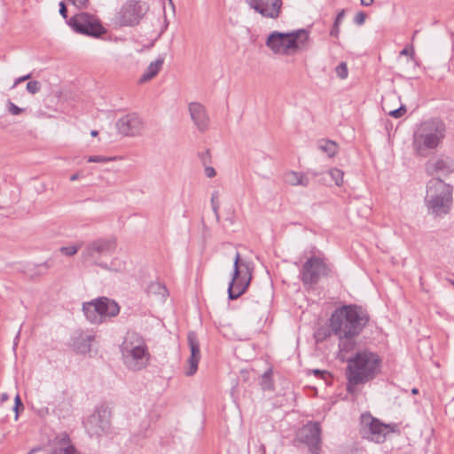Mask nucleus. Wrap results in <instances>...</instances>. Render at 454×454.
Listing matches in <instances>:
<instances>
[{"label": "nucleus", "instance_id": "1", "mask_svg": "<svg viewBox=\"0 0 454 454\" xmlns=\"http://www.w3.org/2000/svg\"><path fill=\"white\" fill-rule=\"evenodd\" d=\"M381 364L380 356L369 349L358 351L349 357L346 369L347 392L353 394L356 386L374 380L380 372Z\"/></svg>", "mask_w": 454, "mask_h": 454}, {"label": "nucleus", "instance_id": "2", "mask_svg": "<svg viewBox=\"0 0 454 454\" xmlns=\"http://www.w3.org/2000/svg\"><path fill=\"white\" fill-rule=\"evenodd\" d=\"M446 127L440 118L421 122L412 135V150L417 157L431 155L445 137Z\"/></svg>", "mask_w": 454, "mask_h": 454}, {"label": "nucleus", "instance_id": "3", "mask_svg": "<svg viewBox=\"0 0 454 454\" xmlns=\"http://www.w3.org/2000/svg\"><path fill=\"white\" fill-rule=\"evenodd\" d=\"M332 263L317 255L309 256L300 270V279L307 288H314L321 278H338Z\"/></svg>", "mask_w": 454, "mask_h": 454}, {"label": "nucleus", "instance_id": "4", "mask_svg": "<svg viewBox=\"0 0 454 454\" xmlns=\"http://www.w3.org/2000/svg\"><path fill=\"white\" fill-rule=\"evenodd\" d=\"M309 39V31L304 28L288 33L273 31L268 35L266 45L275 54L286 55L290 51L299 49L300 44L304 45Z\"/></svg>", "mask_w": 454, "mask_h": 454}, {"label": "nucleus", "instance_id": "5", "mask_svg": "<svg viewBox=\"0 0 454 454\" xmlns=\"http://www.w3.org/2000/svg\"><path fill=\"white\" fill-rule=\"evenodd\" d=\"M425 202L431 214H447L451 202V187L439 178L430 181L427 184Z\"/></svg>", "mask_w": 454, "mask_h": 454}, {"label": "nucleus", "instance_id": "6", "mask_svg": "<svg viewBox=\"0 0 454 454\" xmlns=\"http://www.w3.org/2000/svg\"><path fill=\"white\" fill-rule=\"evenodd\" d=\"M333 333L340 339H351L360 334L369 322L368 314H331Z\"/></svg>", "mask_w": 454, "mask_h": 454}, {"label": "nucleus", "instance_id": "7", "mask_svg": "<svg viewBox=\"0 0 454 454\" xmlns=\"http://www.w3.org/2000/svg\"><path fill=\"white\" fill-rule=\"evenodd\" d=\"M251 278L250 263L241 261L240 254L237 252L233 262L232 278L228 286V299L235 300L242 295L249 286Z\"/></svg>", "mask_w": 454, "mask_h": 454}, {"label": "nucleus", "instance_id": "8", "mask_svg": "<svg viewBox=\"0 0 454 454\" xmlns=\"http://www.w3.org/2000/svg\"><path fill=\"white\" fill-rule=\"evenodd\" d=\"M67 25L75 33L94 38H99L107 32L96 15L85 12L74 14L67 20Z\"/></svg>", "mask_w": 454, "mask_h": 454}, {"label": "nucleus", "instance_id": "9", "mask_svg": "<svg viewBox=\"0 0 454 454\" xmlns=\"http://www.w3.org/2000/svg\"><path fill=\"white\" fill-rule=\"evenodd\" d=\"M122 361L128 369L139 371L142 368V337L128 332L120 346Z\"/></svg>", "mask_w": 454, "mask_h": 454}, {"label": "nucleus", "instance_id": "10", "mask_svg": "<svg viewBox=\"0 0 454 454\" xmlns=\"http://www.w3.org/2000/svg\"><path fill=\"white\" fill-rule=\"evenodd\" d=\"M111 417L112 411L106 403L97 406L94 412L83 421L88 434L90 437H99L106 434L111 427Z\"/></svg>", "mask_w": 454, "mask_h": 454}, {"label": "nucleus", "instance_id": "11", "mask_svg": "<svg viewBox=\"0 0 454 454\" xmlns=\"http://www.w3.org/2000/svg\"><path fill=\"white\" fill-rule=\"evenodd\" d=\"M296 441L305 444L310 454H320L322 448L321 426L318 421H309L296 434Z\"/></svg>", "mask_w": 454, "mask_h": 454}, {"label": "nucleus", "instance_id": "12", "mask_svg": "<svg viewBox=\"0 0 454 454\" xmlns=\"http://www.w3.org/2000/svg\"><path fill=\"white\" fill-rule=\"evenodd\" d=\"M361 434L364 438L369 439L376 443H383L386 441L384 423L372 416L371 413L361 415Z\"/></svg>", "mask_w": 454, "mask_h": 454}, {"label": "nucleus", "instance_id": "13", "mask_svg": "<svg viewBox=\"0 0 454 454\" xmlns=\"http://www.w3.org/2000/svg\"><path fill=\"white\" fill-rule=\"evenodd\" d=\"M141 6L138 1L129 0L121 5L114 17V23L120 27H133L139 23Z\"/></svg>", "mask_w": 454, "mask_h": 454}, {"label": "nucleus", "instance_id": "14", "mask_svg": "<svg viewBox=\"0 0 454 454\" xmlns=\"http://www.w3.org/2000/svg\"><path fill=\"white\" fill-rule=\"evenodd\" d=\"M116 249L114 239H99L89 244L83 254L87 258L97 259L99 256L111 255Z\"/></svg>", "mask_w": 454, "mask_h": 454}, {"label": "nucleus", "instance_id": "15", "mask_svg": "<svg viewBox=\"0 0 454 454\" xmlns=\"http://www.w3.org/2000/svg\"><path fill=\"white\" fill-rule=\"evenodd\" d=\"M94 333H85L82 330L74 331L70 336L68 347L78 355L85 356L91 350V343L95 340Z\"/></svg>", "mask_w": 454, "mask_h": 454}, {"label": "nucleus", "instance_id": "16", "mask_svg": "<svg viewBox=\"0 0 454 454\" xmlns=\"http://www.w3.org/2000/svg\"><path fill=\"white\" fill-rule=\"evenodd\" d=\"M247 4L262 16L270 19H277L282 8V0H247Z\"/></svg>", "mask_w": 454, "mask_h": 454}, {"label": "nucleus", "instance_id": "17", "mask_svg": "<svg viewBox=\"0 0 454 454\" xmlns=\"http://www.w3.org/2000/svg\"><path fill=\"white\" fill-rule=\"evenodd\" d=\"M82 309V312H120L121 307L114 300L102 296L83 302Z\"/></svg>", "mask_w": 454, "mask_h": 454}, {"label": "nucleus", "instance_id": "18", "mask_svg": "<svg viewBox=\"0 0 454 454\" xmlns=\"http://www.w3.org/2000/svg\"><path fill=\"white\" fill-rule=\"evenodd\" d=\"M116 128L124 136H136L142 129V121L137 114H129L117 121Z\"/></svg>", "mask_w": 454, "mask_h": 454}, {"label": "nucleus", "instance_id": "19", "mask_svg": "<svg viewBox=\"0 0 454 454\" xmlns=\"http://www.w3.org/2000/svg\"><path fill=\"white\" fill-rule=\"evenodd\" d=\"M426 170L430 176H447L454 171V161L450 158H441L435 160H428L426 163Z\"/></svg>", "mask_w": 454, "mask_h": 454}, {"label": "nucleus", "instance_id": "20", "mask_svg": "<svg viewBox=\"0 0 454 454\" xmlns=\"http://www.w3.org/2000/svg\"><path fill=\"white\" fill-rule=\"evenodd\" d=\"M189 112L197 129L201 133L206 132L209 127V117L205 106L200 103L192 102L189 104Z\"/></svg>", "mask_w": 454, "mask_h": 454}, {"label": "nucleus", "instance_id": "21", "mask_svg": "<svg viewBox=\"0 0 454 454\" xmlns=\"http://www.w3.org/2000/svg\"><path fill=\"white\" fill-rule=\"evenodd\" d=\"M146 294L152 305L153 303L162 304L169 295V292L164 284L156 281L151 282V284L147 286Z\"/></svg>", "mask_w": 454, "mask_h": 454}, {"label": "nucleus", "instance_id": "22", "mask_svg": "<svg viewBox=\"0 0 454 454\" xmlns=\"http://www.w3.org/2000/svg\"><path fill=\"white\" fill-rule=\"evenodd\" d=\"M164 62L165 58L163 55L158 56L155 60L152 61L144 72V82L154 78L161 70Z\"/></svg>", "mask_w": 454, "mask_h": 454}, {"label": "nucleus", "instance_id": "23", "mask_svg": "<svg viewBox=\"0 0 454 454\" xmlns=\"http://www.w3.org/2000/svg\"><path fill=\"white\" fill-rule=\"evenodd\" d=\"M285 181L291 185L308 186L309 184V177L302 173L289 171L285 174Z\"/></svg>", "mask_w": 454, "mask_h": 454}, {"label": "nucleus", "instance_id": "24", "mask_svg": "<svg viewBox=\"0 0 454 454\" xmlns=\"http://www.w3.org/2000/svg\"><path fill=\"white\" fill-rule=\"evenodd\" d=\"M317 148L326 153L328 157H334L338 153V145L330 139H321L317 142Z\"/></svg>", "mask_w": 454, "mask_h": 454}, {"label": "nucleus", "instance_id": "25", "mask_svg": "<svg viewBox=\"0 0 454 454\" xmlns=\"http://www.w3.org/2000/svg\"><path fill=\"white\" fill-rule=\"evenodd\" d=\"M329 321L330 324L328 325H321L317 327L314 332V339L316 343L324 342L327 338H329L332 335V333H333L331 319Z\"/></svg>", "mask_w": 454, "mask_h": 454}, {"label": "nucleus", "instance_id": "26", "mask_svg": "<svg viewBox=\"0 0 454 454\" xmlns=\"http://www.w3.org/2000/svg\"><path fill=\"white\" fill-rule=\"evenodd\" d=\"M187 342L191 351L190 356H201L200 346L198 334L194 331H190L187 334Z\"/></svg>", "mask_w": 454, "mask_h": 454}, {"label": "nucleus", "instance_id": "27", "mask_svg": "<svg viewBox=\"0 0 454 454\" xmlns=\"http://www.w3.org/2000/svg\"><path fill=\"white\" fill-rule=\"evenodd\" d=\"M272 374H273L272 369L269 368L262 375L260 384L263 390H273L274 389V381L272 379Z\"/></svg>", "mask_w": 454, "mask_h": 454}, {"label": "nucleus", "instance_id": "28", "mask_svg": "<svg viewBox=\"0 0 454 454\" xmlns=\"http://www.w3.org/2000/svg\"><path fill=\"white\" fill-rule=\"evenodd\" d=\"M201 356H190L187 363L188 368L185 370L184 374L186 376H192L198 371V365L200 361Z\"/></svg>", "mask_w": 454, "mask_h": 454}, {"label": "nucleus", "instance_id": "29", "mask_svg": "<svg viewBox=\"0 0 454 454\" xmlns=\"http://www.w3.org/2000/svg\"><path fill=\"white\" fill-rule=\"evenodd\" d=\"M91 324L99 325L106 320V317H115L118 314H84Z\"/></svg>", "mask_w": 454, "mask_h": 454}, {"label": "nucleus", "instance_id": "30", "mask_svg": "<svg viewBox=\"0 0 454 454\" xmlns=\"http://www.w3.org/2000/svg\"><path fill=\"white\" fill-rule=\"evenodd\" d=\"M363 307L357 304H343L335 306L333 312H363Z\"/></svg>", "mask_w": 454, "mask_h": 454}, {"label": "nucleus", "instance_id": "31", "mask_svg": "<svg viewBox=\"0 0 454 454\" xmlns=\"http://www.w3.org/2000/svg\"><path fill=\"white\" fill-rule=\"evenodd\" d=\"M49 454H80L74 444L66 447L55 448Z\"/></svg>", "mask_w": 454, "mask_h": 454}, {"label": "nucleus", "instance_id": "32", "mask_svg": "<svg viewBox=\"0 0 454 454\" xmlns=\"http://www.w3.org/2000/svg\"><path fill=\"white\" fill-rule=\"evenodd\" d=\"M383 110L387 113V114L393 118L398 119L403 116L407 111L406 106L404 105H401L397 109L387 110V107L383 105Z\"/></svg>", "mask_w": 454, "mask_h": 454}, {"label": "nucleus", "instance_id": "33", "mask_svg": "<svg viewBox=\"0 0 454 454\" xmlns=\"http://www.w3.org/2000/svg\"><path fill=\"white\" fill-rule=\"evenodd\" d=\"M329 175L332 179L334 181L337 186H340L343 183V171L339 168H332L329 171Z\"/></svg>", "mask_w": 454, "mask_h": 454}, {"label": "nucleus", "instance_id": "34", "mask_svg": "<svg viewBox=\"0 0 454 454\" xmlns=\"http://www.w3.org/2000/svg\"><path fill=\"white\" fill-rule=\"evenodd\" d=\"M25 409L20 395L19 394L16 395L14 398V405L12 407L13 411L15 412V420H18L20 413L23 411Z\"/></svg>", "mask_w": 454, "mask_h": 454}, {"label": "nucleus", "instance_id": "35", "mask_svg": "<svg viewBox=\"0 0 454 454\" xmlns=\"http://www.w3.org/2000/svg\"><path fill=\"white\" fill-rule=\"evenodd\" d=\"M80 249V246H68V247H61L59 248V252L67 256L74 255Z\"/></svg>", "mask_w": 454, "mask_h": 454}, {"label": "nucleus", "instance_id": "36", "mask_svg": "<svg viewBox=\"0 0 454 454\" xmlns=\"http://www.w3.org/2000/svg\"><path fill=\"white\" fill-rule=\"evenodd\" d=\"M7 110L12 115H19L26 111V108H21L12 103L10 99L7 101Z\"/></svg>", "mask_w": 454, "mask_h": 454}, {"label": "nucleus", "instance_id": "37", "mask_svg": "<svg viewBox=\"0 0 454 454\" xmlns=\"http://www.w3.org/2000/svg\"><path fill=\"white\" fill-rule=\"evenodd\" d=\"M335 71H336V74L340 78V79H345L348 77V67H347V64L345 62H340L335 68Z\"/></svg>", "mask_w": 454, "mask_h": 454}, {"label": "nucleus", "instance_id": "38", "mask_svg": "<svg viewBox=\"0 0 454 454\" xmlns=\"http://www.w3.org/2000/svg\"><path fill=\"white\" fill-rule=\"evenodd\" d=\"M41 82H38V81H29L27 83V90L31 93V94H35L37 92L40 91L41 90Z\"/></svg>", "mask_w": 454, "mask_h": 454}, {"label": "nucleus", "instance_id": "39", "mask_svg": "<svg viewBox=\"0 0 454 454\" xmlns=\"http://www.w3.org/2000/svg\"><path fill=\"white\" fill-rule=\"evenodd\" d=\"M309 373H312L317 378L323 379L325 381L327 380V378H332L331 373L328 371H325V370L313 369V370H309Z\"/></svg>", "mask_w": 454, "mask_h": 454}, {"label": "nucleus", "instance_id": "40", "mask_svg": "<svg viewBox=\"0 0 454 454\" xmlns=\"http://www.w3.org/2000/svg\"><path fill=\"white\" fill-rule=\"evenodd\" d=\"M384 430H385L386 436L390 433H395V434L401 433L399 424H397V423H388V424L384 423Z\"/></svg>", "mask_w": 454, "mask_h": 454}, {"label": "nucleus", "instance_id": "41", "mask_svg": "<svg viewBox=\"0 0 454 454\" xmlns=\"http://www.w3.org/2000/svg\"><path fill=\"white\" fill-rule=\"evenodd\" d=\"M57 440L59 444L61 445L62 447H66L67 445L72 444L69 434L66 432L61 433L59 435H58Z\"/></svg>", "mask_w": 454, "mask_h": 454}, {"label": "nucleus", "instance_id": "42", "mask_svg": "<svg viewBox=\"0 0 454 454\" xmlns=\"http://www.w3.org/2000/svg\"><path fill=\"white\" fill-rule=\"evenodd\" d=\"M198 156L204 166L211 163V153L209 149H207L205 152L199 153Z\"/></svg>", "mask_w": 454, "mask_h": 454}, {"label": "nucleus", "instance_id": "43", "mask_svg": "<svg viewBox=\"0 0 454 454\" xmlns=\"http://www.w3.org/2000/svg\"><path fill=\"white\" fill-rule=\"evenodd\" d=\"M67 1L79 10L87 9L90 4V0H67Z\"/></svg>", "mask_w": 454, "mask_h": 454}, {"label": "nucleus", "instance_id": "44", "mask_svg": "<svg viewBox=\"0 0 454 454\" xmlns=\"http://www.w3.org/2000/svg\"><path fill=\"white\" fill-rule=\"evenodd\" d=\"M217 192H215L213 194H212V197H211V205H212V209L216 216V218L218 219L219 218V214H218V209H219V201H218V198H217Z\"/></svg>", "mask_w": 454, "mask_h": 454}, {"label": "nucleus", "instance_id": "45", "mask_svg": "<svg viewBox=\"0 0 454 454\" xmlns=\"http://www.w3.org/2000/svg\"><path fill=\"white\" fill-rule=\"evenodd\" d=\"M110 160H113V158L99 155H93L88 158V162H108Z\"/></svg>", "mask_w": 454, "mask_h": 454}, {"label": "nucleus", "instance_id": "46", "mask_svg": "<svg viewBox=\"0 0 454 454\" xmlns=\"http://www.w3.org/2000/svg\"><path fill=\"white\" fill-rule=\"evenodd\" d=\"M59 14L62 16V18L64 20H66V22L67 23V20H69L68 19V15H67V12H68V10H67V4H65V2L61 1L59 4Z\"/></svg>", "mask_w": 454, "mask_h": 454}, {"label": "nucleus", "instance_id": "47", "mask_svg": "<svg viewBox=\"0 0 454 454\" xmlns=\"http://www.w3.org/2000/svg\"><path fill=\"white\" fill-rule=\"evenodd\" d=\"M365 19H366V13L364 12H359L355 16L354 22L358 26H362L364 23Z\"/></svg>", "mask_w": 454, "mask_h": 454}, {"label": "nucleus", "instance_id": "48", "mask_svg": "<svg viewBox=\"0 0 454 454\" xmlns=\"http://www.w3.org/2000/svg\"><path fill=\"white\" fill-rule=\"evenodd\" d=\"M54 263H53V260L52 259H48L46 260L45 262H43V263H40V264H36L35 267L36 268H43L44 270H48L50 268L53 267Z\"/></svg>", "mask_w": 454, "mask_h": 454}, {"label": "nucleus", "instance_id": "49", "mask_svg": "<svg viewBox=\"0 0 454 454\" xmlns=\"http://www.w3.org/2000/svg\"><path fill=\"white\" fill-rule=\"evenodd\" d=\"M205 175L207 176V177H214L216 175V172L215 170V168L213 167H210V166H205Z\"/></svg>", "mask_w": 454, "mask_h": 454}, {"label": "nucleus", "instance_id": "50", "mask_svg": "<svg viewBox=\"0 0 454 454\" xmlns=\"http://www.w3.org/2000/svg\"><path fill=\"white\" fill-rule=\"evenodd\" d=\"M345 16V10L342 9L340 12H338V14L335 17L333 24L340 25Z\"/></svg>", "mask_w": 454, "mask_h": 454}, {"label": "nucleus", "instance_id": "51", "mask_svg": "<svg viewBox=\"0 0 454 454\" xmlns=\"http://www.w3.org/2000/svg\"><path fill=\"white\" fill-rule=\"evenodd\" d=\"M30 77H31V74H27L26 75L17 78L15 80L14 83L12 84V89L15 88L19 83L28 80Z\"/></svg>", "mask_w": 454, "mask_h": 454}, {"label": "nucleus", "instance_id": "52", "mask_svg": "<svg viewBox=\"0 0 454 454\" xmlns=\"http://www.w3.org/2000/svg\"><path fill=\"white\" fill-rule=\"evenodd\" d=\"M340 35V26L337 24H333V27L330 30V35L333 37H338Z\"/></svg>", "mask_w": 454, "mask_h": 454}, {"label": "nucleus", "instance_id": "53", "mask_svg": "<svg viewBox=\"0 0 454 454\" xmlns=\"http://www.w3.org/2000/svg\"><path fill=\"white\" fill-rule=\"evenodd\" d=\"M35 268L36 270L35 271L34 274L31 275V278H34L35 276H41V275H44L47 273V271L44 270L43 268H36L35 266Z\"/></svg>", "mask_w": 454, "mask_h": 454}, {"label": "nucleus", "instance_id": "54", "mask_svg": "<svg viewBox=\"0 0 454 454\" xmlns=\"http://www.w3.org/2000/svg\"><path fill=\"white\" fill-rule=\"evenodd\" d=\"M143 352H144V361H148L149 357H150V354L148 352V349L146 348V346L144 344V349H143Z\"/></svg>", "mask_w": 454, "mask_h": 454}, {"label": "nucleus", "instance_id": "55", "mask_svg": "<svg viewBox=\"0 0 454 454\" xmlns=\"http://www.w3.org/2000/svg\"><path fill=\"white\" fill-rule=\"evenodd\" d=\"M9 399V395L7 393H3L0 397V404H2L4 402L7 401Z\"/></svg>", "mask_w": 454, "mask_h": 454}, {"label": "nucleus", "instance_id": "56", "mask_svg": "<svg viewBox=\"0 0 454 454\" xmlns=\"http://www.w3.org/2000/svg\"><path fill=\"white\" fill-rule=\"evenodd\" d=\"M361 4L364 6H370L372 4L373 0H360Z\"/></svg>", "mask_w": 454, "mask_h": 454}, {"label": "nucleus", "instance_id": "57", "mask_svg": "<svg viewBox=\"0 0 454 454\" xmlns=\"http://www.w3.org/2000/svg\"><path fill=\"white\" fill-rule=\"evenodd\" d=\"M65 406H66V413L68 414L71 412V407H72V403L70 401H68L67 403H65Z\"/></svg>", "mask_w": 454, "mask_h": 454}, {"label": "nucleus", "instance_id": "58", "mask_svg": "<svg viewBox=\"0 0 454 454\" xmlns=\"http://www.w3.org/2000/svg\"><path fill=\"white\" fill-rule=\"evenodd\" d=\"M163 30L160 31L157 35L155 36L154 40L147 46V48H151L153 45V42L158 40V38L160 37L161 34H162Z\"/></svg>", "mask_w": 454, "mask_h": 454}, {"label": "nucleus", "instance_id": "59", "mask_svg": "<svg viewBox=\"0 0 454 454\" xmlns=\"http://www.w3.org/2000/svg\"><path fill=\"white\" fill-rule=\"evenodd\" d=\"M401 55H409L410 54V51L407 49V48H404L400 52Z\"/></svg>", "mask_w": 454, "mask_h": 454}, {"label": "nucleus", "instance_id": "60", "mask_svg": "<svg viewBox=\"0 0 454 454\" xmlns=\"http://www.w3.org/2000/svg\"><path fill=\"white\" fill-rule=\"evenodd\" d=\"M78 179V174H74L70 176L71 181H74Z\"/></svg>", "mask_w": 454, "mask_h": 454}, {"label": "nucleus", "instance_id": "61", "mask_svg": "<svg viewBox=\"0 0 454 454\" xmlns=\"http://www.w3.org/2000/svg\"><path fill=\"white\" fill-rule=\"evenodd\" d=\"M90 135H91L92 137H97V136L98 135V130L93 129V130H91V131H90Z\"/></svg>", "mask_w": 454, "mask_h": 454}, {"label": "nucleus", "instance_id": "62", "mask_svg": "<svg viewBox=\"0 0 454 454\" xmlns=\"http://www.w3.org/2000/svg\"><path fill=\"white\" fill-rule=\"evenodd\" d=\"M411 394H412V395H417V394H419V389H418V388H416V387H413V388L411 389Z\"/></svg>", "mask_w": 454, "mask_h": 454}, {"label": "nucleus", "instance_id": "63", "mask_svg": "<svg viewBox=\"0 0 454 454\" xmlns=\"http://www.w3.org/2000/svg\"><path fill=\"white\" fill-rule=\"evenodd\" d=\"M261 450H262L263 454L265 453V447L263 445L261 446Z\"/></svg>", "mask_w": 454, "mask_h": 454}, {"label": "nucleus", "instance_id": "64", "mask_svg": "<svg viewBox=\"0 0 454 454\" xmlns=\"http://www.w3.org/2000/svg\"><path fill=\"white\" fill-rule=\"evenodd\" d=\"M137 82L142 83V76L140 78H138Z\"/></svg>", "mask_w": 454, "mask_h": 454}]
</instances>
